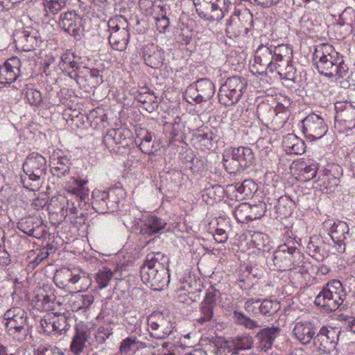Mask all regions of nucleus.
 Masks as SVG:
<instances>
[{
	"label": "nucleus",
	"mask_w": 355,
	"mask_h": 355,
	"mask_svg": "<svg viewBox=\"0 0 355 355\" xmlns=\"http://www.w3.org/2000/svg\"><path fill=\"white\" fill-rule=\"evenodd\" d=\"M34 355H64V352L56 347L39 346L35 349Z\"/></svg>",
	"instance_id": "53"
},
{
	"label": "nucleus",
	"mask_w": 355,
	"mask_h": 355,
	"mask_svg": "<svg viewBox=\"0 0 355 355\" xmlns=\"http://www.w3.org/2000/svg\"><path fill=\"white\" fill-rule=\"evenodd\" d=\"M293 333L297 340L306 345L313 341L316 335V328L314 324L309 321H300L295 324Z\"/></svg>",
	"instance_id": "27"
},
{
	"label": "nucleus",
	"mask_w": 355,
	"mask_h": 355,
	"mask_svg": "<svg viewBox=\"0 0 355 355\" xmlns=\"http://www.w3.org/2000/svg\"><path fill=\"white\" fill-rule=\"evenodd\" d=\"M49 256V252L45 249L40 250L35 258L29 263V266L33 268L39 265L42 261L46 259Z\"/></svg>",
	"instance_id": "59"
},
{
	"label": "nucleus",
	"mask_w": 355,
	"mask_h": 355,
	"mask_svg": "<svg viewBox=\"0 0 355 355\" xmlns=\"http://www.w3.org/2000/svg\"><path fill=\"white\" fill-rule=\"evenodd\" d=\"M112 277L113 272L110 269L105 268L102 270H99L94 276L95 282L97 284L96 288L101 290L105 288L109 285Z\"/></svg>",
	"instance_id": "47"
},
{
	"label": "nucleus",
	"mask_w": 355,
	"mask_h": 355,
	"mask_svg": "<svg viewBox=\"0 0 355 355\" xmlns=\"http://www.w3.org/2000/svg\"><path fill=\"white\" fill-rule=\"evenodd\" d=\"M231 3L229 0H214L210 6V13L202 10L200 8H196V12L199 17L206 20L214 21L222 19L225 13L228 12Z\"/></svg>",
	"instance_id": "26"
},
{
	"label": "nucleus",
	"mask_w": 355,
	"mask_h": 355,
	"mask_svg": "<svg viewBox=\"0 0 355 355\" xmlns=\"http://www.w3.org/2000/svg\"><path fill=\"white\" fill-rule=\"evenodd\" d=\"M88 181L80 178H72L69 181L66 182L64 186L65 191L75 197L76 201H79V207L86 205L89 200V190L87 187Z\"/></svg>",
	"instance_id": "21"
},
{
	"label": "nucleus",
	"mask_w": 355,
	"mask_h": 355,
	"mask_svg": "<svg viewBox=\"0 0 355 355\" xmlns=\"http://www.w3.org/2000/svg\"><path fill=\"white\" fill-rule=\"evenodd\" d=\"M168 258L160 252L150 253L141 266V280L154 291H162L170 282Z\"/></svg>",
	"instance_id": "2"
},
{
	"label": "nucleus",
	"mask_w": 355,
	"mask_h": 355,
	"mask_svg": "<svg viewBox=\"0 0 355 355\" xmlns=\"http://www.w3.org/2000/svg\"><path fill=\"white\" fill-rule=\"evenodd\" d=\"M150 335L156 339L164 340L171 335L175 327L162 314L151 315L148 319Z\"/></svg>",
	"instance_id": "18"
},
{
	"label": "nucleus",
	"mask_w": 355,
	"mask_h": 355,
	"mask_svg": "<svg viewBox=\"0 0 355 355\" xmlns=\"http://www.w3.org/2000/svg\"><path fill=\"white\" fill-rule=\"evenodd\" d=\"M220 291L216 289L209 290L202 301L200 307L201 315L196 320L200 324L210 322L214 315V309L216 306V300L220 296Z\"/></svg>",
	"instance_id": "22"
},
{
	"label": "nucleus",
	"mask_w": 355,
	"mask_h": 355,
	"mask_svg": "<svg viewBox=\"0 0 355 355\" xmlns=\"http://www.w3.org/2000/svg\"><path fill=\"white\" fill-rule=\"evenodd\" d=\"M347 296V292L341 282L332 279L323 286L314 302L327 311H334L343 305Z\"/></svg>",
	"instance_id": "5"
},
{
	"label": "nucleus",
	"mask_w": 355,
	"mask_h": 355,
	"mask_svg": "<svg viewBox=\"0 0 355 355\" xmlns=\"http://www.w3.org/2000/svg\"><path fill=\"white\" fill-rule=\"evenodd\" d=\"M144 59L148 66L158 69L163 65L164 51L158 46H152L144 52Z\"/></svg>",
	"instance_id": "36"
},
{
	"label": "nucleus",
	"mask_w": 355,
	"mask_h": 355,
	"mask_svg": "<svg viewBox=\"0 0 355 355\" xmlns=\"http://www.w3.org/2000/svg\"><path fill=\"white\" fill-rule=\"evenodd\" d=\"M233 153L235 155L239 164L243 169L252 164L254 160V153L251 148L248 147H239L231 148Z\"/></svg>",
	"instance_id": "39"
},
{
	"label": "nucleus",
	"mask_w": 355,
	"mask_h": 355,
	"mask_svg": "<svg viewBox=\"0 0 355 355\" xmlns=\"http://www.w3.org/2000/svg\"><path fill=\"white\" fill-rule=\"evenodd\" d=\"M345 328L355 334V317L345 315L343 318Z\"/></svg>",
	"instance_id": "61"
},
{
	"label": "nucleus",
	"mask_w": 355,
	"mask_h": 355,
	"mask_svg": "<svg viewBox=\"0 0 355 355\" xmlns=\"http://www.w3.org/2000/svg\"><path fill=\"white\" fill-rule=\"evenodd\" d=\"M260 300L249 299L245 302L244 308L248 313L257 315L260 314Z\"/></svg>",
	"instance_id": "55"
},
{
	"label": "nucleus",
	"mask_w": 355,
	"mask_h": 355,
	"mask_svg": "<svg viewBox=\"0 0 355 355\" xmlns=\"http://www.w3.org/2000/svg\"><path fill=\"white\" fill-rule=\"evenodd\" d=\"M53 280L57 286L63 288L69 287L70 284H75L79 281L89 282L91 284V281L88 280L85 275L81 276L78 273H74L69 268H62L58 270Z\"/></svg>",
	"instance_id": "31"
},
{
	"label": "nucleus",
	"mask_w": 355,
	"mask_h": 355,
	"mask_svg": "<svg viewBox=\"0 0 355 355\" xmlns=\"http://www.w3.org/2000/svg\"><path fill=\"white\" fill-rule=\"evenodd\" d=\"M340 333V331L336 327L323 326L316 334L313 345L320 352L329 355H338L336 345Z\"/></svg>",
	"instance_id": "11"
},
{
	"label": "nucleus",
	"mask_w": 355,
	"mask_h": 355,
	"mask_svg": "<svg viewBox=\"0 0 355 355\" xmlns=\"http://www.w3.org/2000/svg\"><path fill=\"white\" fill-rule=\"evenodd\" d=\"M238 351L247 350L252 348V338L249 335L239 336L233 338Z\"/></svg>",
	"instance_id": "51"
},
{
	"label": "nucleus",
	"mask_w": 355,
	"mask_h": 355,
	"mask_svg": "<svg viewBox=\"0 0 355 355\" xmlns=\"http://www.w3.org/2000/svg\"><path fill=\"white\" fill-rule=\"evenodd\" d=\"M251 242L259 250L269 251L270 241L269 236L261 232H254L251 234Z\"/></svg>",
	"instance_id": "43"
},
{
	"label": "nucleus",
	"mask_w": 355,
	"mask_h": 355,
	"mask_svg": "<svg viewBox=\"0 0 355 355\" xmlns=\"http://www.w3.org/2000/svg\"><path fill=\"white\" fill-rule=\"evenodd\" d=\"M253 17L250 10H235L234 15L227 21L225 32L230 38L236 37L242 33L247 34L251 27Z\"/></svg>",
	"instance_id": "14"
},
{
	"label": "nucleus",
	"mask_w": 355,
	"mask_h": 355,
	"mask_svg": "<svg viewBox=\"0 0 355 355\" xmlns=\"http://www.w3.org/2000/svg\"><path fill=\"white\" fill-rule=\"evenodd\" d=\"M24 176L21 177L23 187L32 191H38L42 186L47 170L46 158L38 153L29 154L22 165Z\"/></svg>",
	"instance_id": "4"
},
{
	"label": "nucleus",
	"mask_w": 355,
	"mask_h": 355,
	"mask_svg": "<svg viewBox=\"0 0 355 355\" xmlns=\"http://www.w3.org/2000/svg\"><path fill=\"white\" fill-rule=\"evenodd\" d=\"M33 304L38 311H50L55 310V304H61L60 301L55 302V297L53 295H48L46 292L37 294L33 300Z\"/></svg>",
	"instance_id": "34"
},
{
	"label": "nucleus",
	"mask_w": 355,
	"mask_h": 355,
	"mask_svg": "<svg viewBox=\"0 0 355 355\" xmlns=\"http://www.w3.org/2000/svg\"><path fill=\"white\" fill-rule=\"evenodd\" d=\"M94 300L92 295L73 294L70 295L68 303L72 311H78L89 309Z\"/></svg>",
	"instance_id": "37"
},
{
	"label": "nucleus",
	"mask_w": 355,
	"mask_h": 355,
	"mask_svg": "<svg viewBox=\"0 0 355 355\" xmlns=\"http://www.w3.org/2000/svg\"><path fill=\"white\" fill-rule=\"evenodd\" d=\"M89 337L90 330L86 325L83 323L76 324L75 334L70 345L73 355H80L83 352Z\"/></svg>",
	"instance_id": "29"
},
{
	"label": "nucleus",
	"mask_w": 355,
	"mask_h": 355,
	"mask_svg": "<svg viewBox=\"0 0 355 355\" xmlns=\"http://www.w3.org/2000/svg\"><path fill=\"white\" fill-rule=\"evenodd\" d=\"M58 26L76 40L81 39L85 31L82 17L74 10L62 12L59 17Z\"/></svg>",
	"instance_id": "15"
},
{
	"label": "nucleus",
	"mask_w": 355,
	"mask_h": 355,
	"mask_svg": "<svg viewBox=\"0 0 355 355\" xmlns=\"http://www.w3.org/2000/svg\"><path fill=\"white\" fill-rule=\"evenodd\" d=\"M335 110L334 126L339 132H345L355 128V106L351 102H336Z\"/></svg>",
	"instance_id": "12"
},
{
	"label": "nucleus",
	"mask_w": 355,
	"mask_h": 355,
	"mask_svg": "<svg viewBox=\"0 0 355 355\" xmlns=\"http://www.w3.org/2000/svg\"><path fill=\"white\" fill-rule=\"evenodd\" d=\"M247 85L248 80L242 76H234L228 78L218 91L220 103L225 107L237 103L243 96Z\"/></svg>",
	"instance_id": "9"
},
{
	"label": "nucleus",
	"mask_w": 355,
	"mask_h": 355,
	"mask_svg": "<svg viewBox=\"0 0 355 355\" xmlns=\"http://www.w3.org/2000/svg\"><path fill=\"white\" fill-rule=\"evenodd\" d=\"M223 162L225 170L230 173L243 170L231 149L226 150L223 154Z\"/></svg>",
	"instance_id": "41"
},
{
	"label": "nucleus",
	"mask_w": 355,
	"mask_h": 355,
	"mask_svg": "<svg viewBox=\"0 0 355 355\" xmlns=\"http://www.w3.org/2000/svg\"><path fill=\"white\" fill-rule=\"evenodd\" d=\"M13 37L17 45L21 46L24 51H32L42 42L38 31L31 26L17 30Z\"/></svg>",
	"instance_id": "19"
},
{
	"label": "nucleus",
	"mask_w": 355,
	"mask_h": 355,
	"mask_svg": "<svg viewBox=\"0 0 355 355\" xmlns=\"http://www.w3.org/2000/svg\"><path fill=\"white\" fill-rule=\"evenodd\" d=\"M266 210L265 203L260 202L254 205L242 203L236 207L234 215L239 223H245L260 218L264 215Z\"/></svg>",
	"instance_id": "20"
},
{
	"label": "nucleus",
	"mask_w": 355,
	"mask_h": 355,
	"mask_svg": "<svg viewBox=\"0 0 355 355\" xmlns=\"http://www.w3.org/2000/svg\"><path fill=\"white\" fill-rule=\"evenodd\" d=\"M276 111L275 107L267 103H259L257 107V116L262 122L271 121L277 123L278 114Z\"/></svg>",
	"instance_id": "38"
},
{
	"label": "nucleus",
	"mask_w": 355,
	"mask_h": 355,
	"mask_svg": "<svg viewBox=\"0 0 355 355\" xmlns=\"http://www.w3.org/2000/svg\"><path fill=\"white\" fill-rule=\"evenodd\" d=\"M113 135L116 145H121L123 147L128 145L130 136L129 130L121 128L114 129Z\"/></svg>",
	"instance_id": "49"
},
{
	"label": "nucleus",
	"mask_w": 355,
	"mask_h": 355,
	"mask_svg": "<svg viewBox=\"0 0 355 355\" xmlns=\"http://www.w3.org/2000/svg\"><path fill=\"white\" fill-rule=\"evenodd\" d=\"M136 210L131 214L124 215L123 222L125 227L135 230H139L141 235L150 236L160 233L166 226V222L153 214H143L140 217L135 216Z\"/></svg>",
	"instance_id": "6"
},
{
	"label": "nucleus",
	"mask_w": 355,
	"mask_h": 355,
	"mask_svg": "<svg viewBox=\"0 0 355 355\" xmlns=\"http://www.w3.org/2000/svg\"><path fill=\"white\" fill-rule=\"evenodd\" d=\"M70 160L67 156L54 155L50 161L51 172L54 176L62 178L69 173Z\"/></svg>",
	"instance_id": "35"
},
{
	"label": "nucleus",
	"mask_w": 355,
	"mask_h": 355,
	"mask_svg": "<svg viewBox=\"0 0 355 355\" xmlns=\"http://www.w3.org/2000/svg\"><path fill=\"white\" fill-rule=\"evenodd\" d=\"M291 202L290 198L288 196H281L278 199L277 204L275 206V207L277 209V211L281 213L283 215H286L288 213L286 211H282V207L283 205H284L285 204H288V203H291Z\"/></svg>",
	"instance_id": "62"
},
{
	"label": "nucleus",
	"mask_w": 355,
	"mask_h": 355,
	"mask_svg": "<svg viewBox=\"0 0 355 355\" xmlns=\"http://www.w3.org/2000/svg\"><path fill=\"white\" fill-rule=\"evenodd\" d=\"M56 324V313L53 312L47 313L40 320V325L47 334H57Z\"/></svg>",
	"instance_id": "45"
},
{
	"label": "nucleus",
	"mask_w": 355,
	"mask_h": 355,
	"mask_svg": "<svg viewBox=\"0 0 355 355\" xmlns=\"http://www.w3.org/2000/svg\"><path fill=\"white\" fill-rule=\"evenodd\" d=\"M314 65L318 72L328 78L338 79L345 77L349 71L343 57L335 51L332 45L320 44L313 53Z\"/></svg>",
	"instance_id": "3"
},
{
	"label": "nucleus",
	"mask_w": 355,
	"mask_h": 355,
	"mask_svg": "<svg viewBox=\"0 0 355 355\" xmlns=\"http://www.w3.org/2000/svg\"><path fill=\"white\" fill-rule=\"evenodd\" d=\"M67 0H44V15H56L66 6Z\"/></svg>",
	"instance_id": "48"
},
{
	"label": "nucleus",
	"mask_w": 355,
	"mask_h": 355,
	"mask_svg": "<svg viewBox=\"0 0 355 355\" xmlns=\"http://www.w3.org/2000/svg\"><path fill=\"white\" fill-rule=\"evenodd\" d=\"M128 26L127 19L122 15H116L109 19V43L113 49L121 51L126 49L130 39Z\"/></svg>",
	"instance_id": "10"
},
{
	"label": "nucleus",
	"mask_w": 355,
	"mask_h": 355,
	"mask_svg": "<svg viewBox=\"0 0 355 355\" xmlns=\"http://www.w3.org/2000/svg\"><path fill=\"white\" fill-rule=\"evenodd\" d=\"M113 132L114 128L108 130L103 139V143L110 151L114 150L116 146Z\"/></svg>",
	"instance_id": "58"
},
{
	"label": "nucleus",
	"mask_w": 355,
	"mask_h": 355,
	"mask_svg": "<svg viewBox=\"0 0 355 355\" xmlns=\"http://www.w3.org/2000/svg\"><path fill=\"white\" fill-rule=\"evenodd\" d=\"M275 108L277 109L276 113L278 114L277 123L276 124L283 125L286 121L287 113L286 111L282 110V107L281 105L277 106Z\"/></svg>",
	"instance_id": "63"
},
{
	"label": "nucleus",
	"mask_w": 355,
	"mask_h": 355,
	"mask_svg": "<svg viewBox=\"0 0 355 355\" xmlns=\"http://www.w3.org/2000/svg\"><path fill=\"white\" fill-rule=\"evenodd\" d=\"M17 227L27 235L36 239H41L46 234V227L38 217L22 218L18 222Z\"/></svg>",
	"instance_id": "23"
},
{
	"label": "nucleus",
	"mask_w": 355,
	"mask_h": 355,
	"mask_svg": "<svg viewBox=\"0 0 355 355\" xmlns=\"http://www.w3.org/2000/svg\"><path fill=\"white\" fill-rule=\"evenodd\" d=\"M140 344L141 343L136 336L127 337L121 341L119 352L121 354L128 355L137 350Z\"/></svg>",
	"instance_id": "46"
},
{
	"label": "nucleus",
	"mask_w": 355,
	"mask_h": 355,
	"mask_svg": "<svg viewBox=\"0 0 355 355\" xmlns=\"http://www.w3.org/2000/svg\"><path fill=\"white\" fill-rule=\"evenodd\" d=\"M56 313V332L57 334H65L75 322L73 317L69 313Z\"/></svg>",
	"instance_id": "42"
},
{
	"label": "nucleus",
	"mask_w": 355,
	"mask_h": 355,
	"mask_svg": "<svg viewBox=\"0 0 355 355\" xmlns=\"http://www.w3.org/2000/svg\"><path fill=\"white\" fill-rule=\"evenodd\" d=\"M160 11L162 12L161 17L156 18V27L159 33H164L169 25V19L166 16V12L163 7L161 8Z\"/></svg>",
	"instance_id": "56"
},
{
	"label": "nucleus",
	"mask_w": 355,
	"mask_h": 355,
	"mask_svg": "<svg viewBox=\"0 0 355 355\" xmlns=\"http://www.w3.org/2000/svg\"><path fill=\"white\" fill-rule=\"evenodd\" d=\"M288 252L290 254L288 259L291 262V270L299 268V272L303 273L305 263L304 254L295 246L288 245Z\"/></svg>",
	"instance_id": "40"
},
{
	"label": "nucleus",
	"mask_w": 355,
	"mask_h": 355,
	"mask_svg": "<svg viewBox=\"0 0 355 355\" xmlns=\"http://www.w3.org/2000/svg\"><path fill=\"white\" fill-rule=\"evenodd\" d=\"M257 187L252 180H245L242 183L229 184L227 187V193L231 198L236 200H243L252 197L257 191Z\"/></svg>",
	"instance_id": "24"
},
{
	"label": "nucleus",
	"mask_w": 355,
	"mask_h": 355,
	"mask_svg": "<svg viewBox=\"0 0 355 355\" xmlns=\"http://www.w3.org/2000/svg\"><path fill=\"white\" fill-rule=\"evenodd\" d=\"M288 243L281 245L273 252L271 259L274 267L279 270H291V262L288 259L290 257L289 252H288Z\"/></svg>",
	"instance_id": "32"
},
{
	"label": "nucleus",
	"mask_w": 355,
	"mask_h": 355,
	"mask_svg": "<svg viewBox=\"0 0 355 355\" xmlns=\"http://www.w3.org/2000/svg\"><path fill=\"white\" fill-rule=\"evenodd\" d=\"M228 239L227 231L225 229L217 227L214 234V239L220 243H225Z\"/></svg>",
	"instance_id": "60"
},
{
	"label": "nucleus",
	"mask_w": 355,
	"mask_h": 355,
	"mask_svg": "<svg viewBox=\"0 0 355 355\" xmlns=\"http://www.w3.org/2000/svg\"><path fill=\"white\" fill-rule=\"evenodd\" d=\"M293 57V49L288 44H261L255 51L250 71L261 76L277 71L281 77L295 82L297 71L292 64Z\"/></svg>",
	"instance_id": "1"
},
{
	"label": "nucleus",
	"mask_w": 355,
	"mask_h": 355,
	"mask_svg": "<svg viewBox=\"0 0 355 355\" xmlns=\"http://www.w3.org/2000/svg\"><path fill=\"white\" fill-rule=\"evenodd\" d=\"M302 131L306 138L311 141L321 139L328 130L324 120L316 114L312 113L302 121Z\"/></svg>",
	"instance_id": "16"
},
{
	"label": "nucleus",
	"mask_w": 355,
	"mask_h": 355,
	"mask_svg": "<svg viewBox=\"0 0 355 355\" xmlns=\"http://www.w3.org/2000/svg\"><path fill=\"white\" fill-rule=\"evenodd\" d=\"M216 346L218 352L224 355H239L233 338H219L216 343Z\"/></svg>",
	"instance_id": "44"
},
{
	"label": "nucleus",
	"mask_w": 355,
	"mask_h": 355,
	"mask_svg": "<svg viewBox=\"0 0 355 355\" xmlns=\"http://www.w3.org/2000/svg\"><path fill=\"white\" fill-rule=\"evenodd\" d=\"M318 170V164L313 162L306 165L303 168V175L306 180L313 179L316 176Z\"/></svg>",
	"instance_id": "57"
},
{
	"label": "nucleus",
	"mask_w": 355,
	"mask_h": 355,
	"mask_svg": "<svg viewBox=\"0 0 355 355\" xmlns=\"http://www.w3.org/2000/svg\"><path fill=\"white\" fill-rule=\"evenodd\" d=\"M281 331L279 327L275 326L261 329L255 336L257 348L263 352L270 349Z\"/></svg>",
	"instance_id": "28"
},
{
	"label": "nucleus",
	"mask_w": 355,
	"mask_h": 355,
	"mask_svg": "<svg viewBox=\"0 0 355 355\" xmlns=\"http://www.w3.org/2000/svg\"><path fill=\"white\" fill-rule=\"evenodd\" d=\"M282 146L286 154L302 155L306 150L304 141L293 134L284 137Z\"/></svg>",
	"instance_id": "33"
},
{
	"label": "nucleus",
	"mask_w": 355,
	"mask_h": 355,
	"mask_svg": "<svg viewBox=\"0 0 355 355\" xmlns=\"http://www.w3.org/2000/svg\"><path fill=\"white\" fill-rule=\"evenodd\" d=\"M279 304L277 301L265 300L260 304V314L271 315L276 313L279 309Z\"/></svg>",
	"instance_id": "50"
},
{
	"label": "nucleus",
	"mask_w": 355,
	"mask_h": 355,
	"mask_svg": "<svg viewBox=\"0 0 355 355\" xmlns=\"http://www.w3.org/2000/svg\"><path fill=\"white\" fill-rule=\"evenodd\" d=\"M6 329L15 340L22 342L29 333L28 315L26 311L19 306L9 309L3 315Z\"/></svg>",
	"instance_id": "7"
},
{
	"label": "nucleus",
	"mask_w": 355,
	"mask_h": 355,
	"mask_svg": "<svg viewBox=\"0 0 355 355\" xmlns=\"http://www.w3.org/2000/svg\"><path fill=\"white\" fill-rule=\"evenodd\" d=\"M21 61L17 57L8 59L0 67V84L10 85L20 76Z\"/></svg>",
	"instance_id": "25"
},
{
	"label": "nucleus",
	"mask_w": 355,
	"mask_h": 355,
	"mask_svg": "<svg viewBox=\"0 0 355 355\" xmlns=\"http://www.w3.org/2000/svg\"><path fill=\"white\" fill-rule=\"evenodd\" d=\"M216 132L213 127L201 126L196 130L194 137L202 150H211L218 140Z\"/></svg>",
	"instance_id": "30"
},
{
	"label": "nucleus",
	"mask_w": 355,
	"mask_h": 355,
	"mask_svg": "<svg viewBox=\"0 0 355 355\" xmlns=\"http://www.w3.org/2000/svg\"><path fill=\"white\" fill-rule=\"evenodd\" d=\"M207 196L214 200H220L224 193V189L220 185H214L207 188L205 191Z\"/></svg>",
	"instance_id": "54"
},
{
	"label": "nucleus",
	"mask_w": 355,
	"mask_h": 355,
	"mask_svg": "<svg viewBox=\"0 0 355 355\" xmlns=\"http://www.w3.org/2000/svg\"><path fill=\"white\" fill-rule=\"evenodd\" d=\"M214 84L208 78H201L190 85L185 92L186 100L201 103L210 100L215 94Z\"/></svg>",
	"instance_id": "13"
},
{
	"label": "nucleus",
	"mask_w": 355,
	"mask_h": 355,
	"mask_svg": "<svg viewBox=\"0 0 355 355\" xmlns=\"http://www.w3.org/2000/svg\"><path fill=\"white\" fill-rule=\"evenodd\" d=\"M124 191L121 188H113L108 191H92V207L99 214L114 212L119 208Z\"/></svg>",
	"instance_id": "8"
},
{
	"label": "nucleus",
	"mask_w": 355,
	"mask_h": 355,
	"mask_svg": "<svg viewBox=\"0 0 355 355\" xmlns=\"http://www.w3.org/2000/svg\"><path fill=\"white\" fill-rule=\"evenodd\" d=\"M89 76L94 79V83L99 85L103 83V78L100 76V71L97 69H90L89 71Z\"/></svg>",
	"instance_id": "64"
},
{
	"label": "nucleus",
	"mask_w": 355,
	"mask_h": 355,
	"mask_svg": "<svg viewBox=\"0 0 355 355\" xmlns=\"http://www.w3.org/2000/svg\"><path fill=\"white\" fill-rule=\"evenodd\" d=\"M26 96L31 105L37 106L42 102V94L37 89H27Z\"/></svg>",
	"instance_id": "52"
},
{
	"label": "nucleus",
	"mask_w": 355,
	"mask_h": 355,
	"mask_svg": "<svg viewBox=\"0 0 355 355\" xmlns=\"http://www.w3.org/2000/svg\"><path fill=\"white\" fill-rule=\"evenodd\" d=\"M329 235L338 253L345 252L347 245L352 241V236L347 223L342 220L334 221L331 224Z\"/></svg>",
	"instance_id": "17"
}]
</instances>
